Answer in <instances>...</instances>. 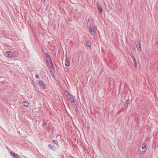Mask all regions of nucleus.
<instances>
[{"label": "nucleus", "instance_id": "obj_11", "mask_svg": "<svg viewBox=\"0 0 158 158\" xmlns=\"http://www.w3.org/2000/svg\"><path fill=\"white\" fill-rule=\"evenodd\" d=\"M10 154L11 156L14 157V158H17V154L15 153H13L12 151L10 152Z\"/></svg>", "mask_w": 158, "mask_h": 158}, {"label": "nucleus", "instance_id": "obj_23", "mask_svg": "<svg viewBox=\"0 0 158 158\" xmlns=\"http://www.w3.org/2000/svg\"><path fill=\"white\" fill-rule=\"evenodd\" d=\"M47 124V123H44V124H43V125L44 126V125H46Z\"/></svg>", "mask_w": 158, "mask_h": 158}, {"label": "nucleus", "instance_id": "obj_21", "mask_svg": "<svg viewBox=\"0 0 158 158\" xmlns=\"http://www.w3.org/2000/svg\"><path fill=\"white\" fill-rule=\"evenodd\" d=\"M134 65L135 67H136L137 66V62L134 63Z\"/></svg>", "mask_w": 158, "mask_h": 158}, {"label": "nucleus", "instance_id": "obj_17", "mask_svg": "<svg viewBox=\"0 0 158 158\" xmlns=\"http://www.w3.org/2000/svg\"><path fill=\"white\" fill-rule=\"evenodd\" d=\"M91 43H86V46L88 47H89L91 46Z\"/></svg>", "mask_w": 158, "mask_h": 158}, {"label": "nucleus", "instance_id": "obj_9", "mask_svg": "<svg viewBox=\"0 0 158 158\" xmlns=\"http://www.w3.org/2000/svg\"><path fill=\"white\" fill-rule=\"evenodd\" d=\"M48 148H49L50 149H52L53 151H55L56 149V147H54L51 144H49L48 145Z\"/></svg>", "mask_w": 158, "mask_h": 158}, {"label": "nucleus", "instance_id": "obj_22", "mask_svg": "<svg viewBox=\"0 0 158 158\" xmlns=\"http://www.w3.org/2000/svg\"><path fill=\"white\" fill-rule=\"evenodd\" d=\"M41 0L43 2H45V0Z\"/></svg>", "mask_w": 158, "mask_h": 158}, {"label": "nucleus", "instance_id": "obj_2", "mask_svg": "<svg viewBox=\"0 0 158 158\" xmlns=\"http://www.w3.org/2000/svg\"><path fill=\"white\" fill-rule=\"evenodd\" d=\"M146 144L143 143L141 145H140L138 150L139 153L141 154H143L146 152L147 150Z\"/></svg>", "mask_w": 158, "mask_h": 158}, {"label": "nucleus", "instance_id": "obj_24", "mask_svg": "<svg viewBox=\"0 0 158 158\" xmlns=\"http://www.w3.org/2000/svg\"><path fill=\"white\" fill-rule=\"evenodd\" d=\"M109 84H110V85H111V82H110H110H109Z\"/></svg>", "mask_w": 158, "mask_h": 158}, {"label": "nucleus", "instance_id": "obj_13", "mask_svg": "<svg viewBox=\"0 0 158 158\" xmlns=\"http://www.w3.org/2000/svg\"><path fill=\"white\" fill-rule=\"evenodd\" d=\"M129 103V101L128 100H127L124 103V105L126 107L128 105Z\"/></svg>", "mask_w": 158, "mask_h": 158}, {"label": "nucleus", "instance_id": "obj_7", "mask_svg": "<svg viewBox=\"0 0 158 158\" xmlns=\"http://www.w3.org/2000/svg\"><path fill=\"white\" fill-rule=\"evenodd\" d=\"M98 9L100 14H102L103 12V9L102 8V6L99 4H98Z\"/></svg>", "mask_w": 158, "mask_h": 158}, {"label": "nucleus", "instance_id": "obj_6", "mask_svg": "<svg viewBox=\"0 0 158 158\" xmlns=\"http://www.w3.org/2000/svg\"><path fill=\"white\" fill-rule=\"evenodd\" d=\"M136 47L138 51H140L141 48V44L140 42L139 41L136 42Z\"/></svg>", "mask_w": 158, "mask_h": 158}, {"label": "nucleus", "instance_id": "obj_4", "mask_svg": "<svg viewBox=\"0 0 158 158\" xmlns=\"http://www.w3.org/2000/svg\"><path fill=\"white\" fill-rule=\"evenodd\" d=\"M89 32L91 34V35H95L96 32L95 29H94V27L92 25L90 26L89 27Z\"/></svg>", "mask_w": 158, "mask_h": 158}, {"label": "nucleus", "instance_id": "obj_16", "mask_svg": "<svg viewBox=\"0 0 158 158\" xmlns=\"http://www.w3.org/2000/svg\"><path fill=\"white\" fill-rule=\"evenodd\" d=\"M50 65H51V66L49 67V68H50L49 69H52L53 71H55L54 69V68L53 65L52 63V64H51Z\"/></svg>", "mask_w": 158, "mask_h": 158}, {"label": "nucleus", "instance_id": "obj_8", "mask_svg": "<svg viewBox=\"0 0 158 158\" xmlns=\"http://www.w3.org/2000/svg\"><path fill=\"white\" fill-rule=\"evenodd\" d=\"M5 56L7 57L11 58L12 57V55L10 54V51L6 52L5 54Z\"/></svg>", "mask_w": 158, "mask_h": 158}, {"label": "nucleus", "instance_id": "obj_19", "mask_svg": "<svg viewBox=\"0 0 158 158\" xmlns=\"http://www.w3.org/2000/svg\"><path fill=\"white\" fill-rule=\"evenodd\" d=\"M35 77L37 78H39V75L38 74H36L35 75Z\"/></svg>", "mask_w": 158, "mask_h": 158}, {"label": "nucleus", "instance_id": "obj_14", "mask_svg": "<svg viewBox=\"0 0 158 158\" xmlns=\"http://www.w3.org/2000/svg\"><path fill=\"white\" fill-rule=\"evenodd\" d=\"M130 55L133 59L134 63L136 62V59H135V57H134V56H133V54L131 53Z\"/></svg>", "mask_w": 158, "mask_h": 158}, {"label": "nucleus", "instance_id": "obj_12", "mask_svg": "<svg viewBox=\"0 0 158 158\" xmlns=\"http://www.w3.org/2000/svg\"><path fill=\"white\" fill-rule=\"evenodd\" d=\"M23 105L26 107H27L29 104V103L27 101H23Z\"/></svg>", "mask_w": 158, "mask_h": 158}, {"label": "nucleus", "instance_id": "obj_3", "mask_svg": "<svg viewBox=\"0 0 158 158\" xmlns=\"http://www.w3.org/2000/svg\"><path fill=\"white\" fill-rule=\"evenodd\" d=\"M45 56L47 65V66H49L52 63L51 57L48 53H46L45 54Z\"/></svg>", "mask_w": 158, "mask_h": 158}, {"label": "nucleus", "instance_id": "obj_18", "mask_svg": "<svg viewBox=\"0 0 158 158\" xmlns=\"http://www.w3.org/2000/svg\"><path fill=\"white\" fill-rule=\"evenodd\" d=\"M89 21V19H87L85 20V22L88 23Z\"/></svg>", "mask_w": 158, "mask_h": 158}, {"label": "nucleus", "instance_id": "obj_5", "mask_svg": "<svg viewBox=\"0 0 158 158\" xmlns=\"http://www.w3.org/2000/svg\"><path fill=\"white\" fill-rule=\"evenodd\" d=\"M38 84L40 86L42 89H44L46 88V85L42 81H38Z\"/></svg>", "mask_w": 158, "mask_h": 158}, {"label": "nucleus", "instance_id": "obj_15", "mask_svg": "<svg viewBox=\"0 0 158 158\" xmlns=\"http://www.w3.org/2000/svg\"><path fill=\"white\" fill-rule=\"evenodd\" d=\"M52 142H53L54 144H56L57 146H58L59 143H58L57 142V140H52Z\"/></svg>", "mask_w": 158, "mask_h": 158}, {"label": "nucleus", "instance_id": "obj_25", "mask_svg": "<svg viewBox=\"0 0 158 158\" xmlns=\"http://www.w3.org/2000/svg\"><path fill=\"white\" fill-rule=\"evenodd\" d=\"M17 158H20L19 157H17Z\"/></svg>", "mask_w": 158, "mask_h": 158}, {"label": "nucleus", "instance_id": "obj_10", "mask_svg": "<svg viewBox=\"0 0 158 158\" xmlns=\"http://www.w3.org/2000/svg\"><path fill=\"white\" fill-rule=\"evenodd\" d=\"M65 65L66 67H69L70 65L69 61L67 59H65Z\"/></svg>", "mask_w": 158, "mask_h": 158}, {"label": "nucleus", "instance_id": "obj_1", "mask_svg": "<svg viewBox=\"0 0 158 158\" xmlns=\"http://www.w3.org/2000/svg\"><path fill=\"white\" fill-rule=\"evenodd\" d=\"M64 93L66 96L67 99L72 103H73L75 105H76V100L74 98V97L70 93L66 90L64 91Z\"/></svg>", "mask_w": 158, "mask_h": 158}, {"label": "nucleus", "instance_id": "obj_20", "mask_svg": "<svg viewBox=\"0 0 158 158\" xmlns=\"http://www.w3.org/2000/svg\"><path fill=\"white\" fill-rule=\"evenodd\" d=\"M50 72L51 73H53L54 72V71H53V69H50Z\"/></svg>", "mask_w": 158, "mask_h": 158}]
</instances>
